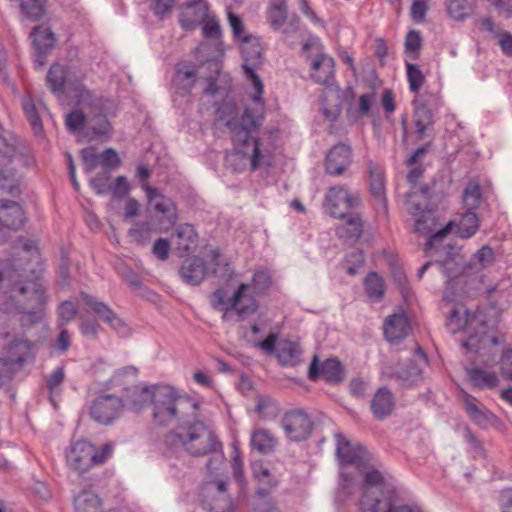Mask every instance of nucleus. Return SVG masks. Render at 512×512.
<instances>
[{"label":"nucleus","mask_w":512,"mask_h":512,"mask_svg":"<svg viewBox=\"0 0 512 512\" xmlns=\"http://www.w3.org/2000/svg\"><path fill=\"white\" fill-rule=\"evenodd\" d=\"M243 58L242 68L246 80L254 89L252 102L237 119V107L232 101H224L216 109V120L223 122L229 129L234 147L232 158L240 160V169L247 166L255 171L263 164L264 153L260 149L258 130L265 114V103L262 98L263 83L256 70L262 64L263 49L260 38L256 35L246 36L240 43Z\"/></svg>","instance_id":"1"},{"label":"nucleus","mask_w":512,"mask_h":512,"mask_svg":"<svg viewBox=\"0 0 512 512\" xmlns=\"http://www.w3.org/2000/svg\"><path fill=\"white\" fill-rule=\"evenodd\" d=\"M21 273L9 260H0V301L14 302L24 309L43 310L47 296L38 281L22 282Z\"/></svg>","instance_id":"2"},{"label":"nucleus","mask_w":512,"mask_h":512,"mask_svg":"<svg viewBox=\"0 0 512 512\" xmlns=\"http://www.w3.org/2000/svg\"><path fill=\"white\" fill-rule=\"evenodd\" d=\"M173 435L189 455L193 457L213 455L207 462L209 471L217 469L213 467L214 463L220 465L224 462L223 445L215 431L205 422L196 418L189 419L178 427Z\"/></svg>","instance_id":"3"},{"label":"nucleus","mask_w":512,"mask_h":512,"mask_svg":"<svg viewBox=\"0 0 512 512\" xmlns=\"http://www.w3.org/2000/svg\"><path fill=\"white\" fill-rule=\"evenodd\" d=\"M152 419L155 425L168 426L177 423L179 427L189 419L198 416L199 404L187 395L179 394L169 385H159L152 401Z\"/></svg>","instance_id":"4"},{"label":"nucleus","mask_w":512,"mask_h":512,"mask_svg":"<svg viewBox=\"0 0 512 512\" xmlns=\"http://www.w3.org/2000/svg\"><path fill=\"white\" fill-rule=\"evenodd\" d=\"M431 193L429 187L406 193L408 212L415 218L414 232L420 236H429L425 244V252L438 249L443 239L449 234L452 223L437 230L438 218L436 212L429 208Z\"/></svg>","instance_id":"5"},{"label":"nucleus","mask_w":512,"mask_h":512,"mask_svg":"<svg viewBox=\"0 0 512 512\" xmlns=\"http://www.w3.org/2000/svg\"><path fill=\"white\" fill-rule=\"evenodd\" d=\"M112 452L113 445L110 443L96 447L88 441L79 440L71 446L66 461L72 470L82 474L93 466L104 464Z\"/></svg>","instance_id":"6"},{"label":"nucleus","mask_w":512,"mask_h":512,"mask_svg":"<svg viewBox=\"0 0 512 512\" xmlns=\"http://www.w3.org/2000/svg\"><path fill=\"white\" fill-rule=\"evenodd\" d=\"M16 157V146L3 136V127L0 125V190L11 195L20 193L19 175L8 167Z\"/></svg>","instance_id":"7"},{"label":"nucleus","mask_w":512,"mask_h":512,"mask_svg":"<svg viewBox=\"0 0 512 512\" xmlns=\"http://www.w3.org/2000/svg\"><path fill=\"white\" fill-rule=\"evenodd\" d=\"M360 204L357 195L349 193L345 186H333L328 189L325 199V210L334 218L344 219L350 211Z\"/></svg>","instance_id":"8"},{"label":"nucleus","mask_w":512,"mask_h":512,"mask_svg":"<svg viewBox=\"0 0 512 512\" xmlns=\"http://www.w3.org/2000/svg\"><path fill=\"white\" fill-rule=\"evenodd\" d=\"M124 410V401L114 394H104L97 397L91 404V418L101 424L110 425L116 421Z\"/></svg>","instance_id":"9"},{"label":"nucleus","mask_w":512,"mask_h":512,"mask_svg":"<svg viewBox=\"0 0 512 512\" xmlns=\"http://www.w3.org/2000/svg\"><path fill=\"white\" fill-rule=\"evenodd\" d=\"M313 421L303 409L287 411L282 418V427L286 436L295 442L309 438L313 430Z\"/></svg>","instance_id":"10"},{"label":"nucleus","mask_w":512,"mask_h":512,"mask_svg":"<svg viewBox=\"0 0 512 512\" xmlns=\"http://www.w3.org/2000/svg\"><path fill=\"white\" fill-rule=\"evenodd\" d=\"M203 508L210 512H233L232 499L226 493V483L222 480L205 484L202 488Z\"/></svg>","instance_id":"11"},{"label":"nucleus","mask_w":512,"mask_h":512,"mask_svg":"<svg viewBox=\"0 0 512 512\" xmlns=\"http://www.w3.org/2000/svg\"><path fill=\"white\" fill-rule=\"evenodd\" d=\"M80 297L84 304L88 306L100 320L108 324L116 333L121 336L128 335L129 328L127 324L108 304L98 301L96 298L85 292H81Z\"/></svg>","instance_id":"12"},{"label":"nucleus","mask_w":512,"mask_h":512,"mask_svg":"<svg viewBox=\"0 0 512 512\" xmlns=\"http://www.w3.org/2000/svg\"><path fill=\"white\" fill-rule=\"evenodd\" d=\"M30 38L35 50V67L41 68L46 63V55L55 45L56 37L49 27L39 25L32 29Z\"/></svg>","instance_id":"13"},{"label":"nucleus","mask_w":512,"mask_h":512,"mask_svg":"<svg viewBox=\"0 0 512 512\" xmlns=\"http://www.w3.org/2000/svg\"><path fill=\"white\" fill-rule=\"evenodd\" d=\"M308 377L311 381H317L322 377L328 383H339L343 379V367L335 358L327 359L320 364L318 356L315 355L309 366Z\"/></svg>","instance_id":"14"},{"label":"nucleus","mask_w":512,"mask_h":512,"mask_svg":"<svg viewBox=\"0 0 512 512\" xmlns=\"http://www.w3.org/2000/svg\"><path fill=\"white\" fill-rule=\"evenodd\" d=\"M352 163V151L349 145L338 143L333 146L325 158V171L332 176L342 175Z\"/></svg>","instance_id":"15"},{"label":"nucleus","mask_w":512,"mask_h":512,"mask_svg":"<svg viewBox=\"0 0 512 512\" xmlns=\"http://www.w3.org/2000/svg\"><path fill=\"white\" fill-rule=\"evenodd\" d=\"M24 222V211L19 203L0 200V242L5 239L2 229L18 230L23 227Z\"/></svg>","instance_id":"16"},{"label":"nucleus","mask_w":512,"mask_h":512,"mask_svg":"<svg viewBox=\"0 0 512 512\" xmlns=\"http://www.w3.org/2000/svg\"><path fill=\"white\" fill-rule=\"evenodd\" d=\"M208 14L209 6L205 0L188 1L181 7L179 23L184 30H194Z\"/></svg>","instance_id":"17"},{"label":"nucleus","mask_w":512,"mask_h":512,"mask_svg":"<svg viewBox=\"0 0 512 512\" xmlns=\"http://www.w3.org/2000/svg\"><path fill=\"white\" fill-rule=\"evenodd\" d=\"M159 385L147 386L137 384L125 389V394L121 397L124 401V409L139 412L145 408L148 403H152L154 392Z\"/></svg>","instance_id":"18"},{"label":"nucleus","mask_w":512,"mask_h":512,"mask_svg":"<svg viewBox=\"0 0 512 512\" xmlns=\"http://www.w3.org/2000/svg\"><path fill=\"white\" fill-rule=\"evenodd\" d=\"M249 284L241 283L230 298V308L235 311L241 320L254 314L258 309V302L248 293Z\"/></svg>","instance_id":"19"},{"label":"nucleus","mask_w":512,"mask_h":512,"mask_svg":"<svg viewBox=\"0 0 512 512\" xmlns=\"http://www.w3.org/2000/svg\"><path fill=\"white\" fill-rule=\"evenodd\" d=\"M336 439V455L342 465L354 464L360 467L366 459V451L362 447H353L344 435L338 433Z\"/></svg>","instance_id":"20"},{"label":"nucleus","mask_w":512,"mask_h":512,"mask_svg":"<svg viewBox=\"0 0 512 512\" xmlns=\"http://www.w3.org/2000/svg\"><path fill=\"white\" fill-rule=\"evenodd\" d=\"M410 325L404 313L388 316L384 322V335L388 342L400 343L409 333Z\"/></svg>","instance_id":"21"},{"label":"nucleus","mask_w":512,"mask_h":512,"mask_svg":"<svg viewBox=\"0 0 512 512\" xmlns=\"http://www.w3.org/2000/svg\"><path fill=\"white\" fill-rule=\"evenodd\" d=\"M209 69L215 72L214 76L208 78V86L204 89L207 96H220L224 98L231 90L229 77L221 72L219 63L209 62Z\"/></svg>","instance_id":"22"},{"label":"nucleus","mask_w":512,"mask_h":512,"mask_svg":"<svg viewBox=\"0 0 512 512\" xmlns=\"http://www.w3.org/2000/svg\"><path fill=\"white\" fill-rule=\"evenodd\" d=\"M207 268L204 261L197 256L186 259L179 271L183 282L196 286L199 285L205 278Z\"/></svg>","instance_id":"23"},{"label":"nucleus","mask_w":512,"mask_h":512,"mask_svg":"<svg viewBox=\"0 0 512 512\" xmlns=\"http://www.w3.org/2000/svg\"><path fill=\"white\" fill-rule=\"evenodd\" d=\"M395 399L393 393L387 387L377 389L371 399V411L378 420H383L391 415L394 410Z\"/></svg>","instance_id":"24"},{"label":"nucleus","mask_w":512,"mask_h":512,"mask_svg":"<svg viewBox=\"0 0 512 512\" xmlns=\"http://www.w3.org/2000/svg\"><path fill=\"white\" fill-rule=\"evenodd\" d=\"M360 509L363 512H421L416 506L408 504H394L390 500L381 501L380 499L369 501L368 492L359 502Z\"/></svg>","instance_id":"25"},{"label":"nucleus","mask_w":512,"mask_h":512,"mask_svg":"<svg viewBox=\"0 0 512 512\" xmlns=\"http://www.w3.org/2000/svg\"><path fill=\"white\" fill-rule=\"evenodd\" d=\"M197 72L193 65L188 63H179L175 67L173 85L178 93H190L195 86Z\"/></svg>","instance_id":"26"},{"label":"nucleus","mask_w":512,"mask_h":512,"mask_svg":"<svg viewBox=\"0 0 512 512\" xmlns=\"http://www.w3.org/2000/svg\"><path fill=\"white\" fill-rule=\"evenodd\" d=\"M198 235L190 224H182L176 227L172 234V240L181 256L188 254L197 244Z\"/></svg>","instance_id":"27"},{"label":"nucleus","mask_w":512,"mask_h":512,"mask_svg":"<svg viewBox=\"0 0 512 512\" xmlns=\"http://www.w3.org/2000/svg\"><path fill=\"white\" fill-rule=\"evenodd\" d=\"M461 398L469 418L477 425L485 426L489 423L492 413L483 406L474 396L462 391Z\"/></svg>","instance_id":"28"},{"label":"nucleus","mask_w":512,"mask_h":512,"mask_svg":"<svg viewBox=\"0 0 512 512\" xmlns=\"http://www.w3.org/2000/svg\"><path fill=\"white\" fill-rule=\"evenodd\" d=\"M334 60L326 54H320L312 62V79L321 85H326L334 76Z\"/></svg>","instance_id":"29"},{"label":"nucleus","mask_w":512,"mask_h":512,"mask_svg":"<svg viewBox=\"0 0 512 512\" xmlns=\"http://www.w3.org/2000/svg\"><path fill=\"white\" fill-rule=\"evenodd\" d=\"M368 173L371 194L382 204L386 211L387 201L383 169L379 165L370 162L368 164Z\"/></svg>","instance_id":"30"},{"label":"nucleus","mask_w":512,"mask_h":512,"mask_svg":"<svg viewBox=\"0 0 512 512\" xmlns=\"http://www.w3.org/2000/svg\"><path fill=\"white\" fill-rule=\"evenodd\" d=\"M75 92L76 105L79 109H90L94 112H102L104 110L105 100L102 97L96 96L83 85H77Z\"/></svg>","instance_id":"31"},{"label":"nucleus","mask_w":512,"mask_h":512,"mask_svg":"<svg viewBox=\"0 0 512 512\" xmlns=\"http://www.w3.org/2000/svg\"><path fill=\"white\" fill-rule=\"evenodd\" d=\"M0 309L6 313L20 314V323L24 328H28L42 319L41 310H26L23 307L17 306L14 302L0 301Z\"/></svg>","instance_id":"32"},{"label":"nucleus","mask_w":512,"mask_h":512,"mask_svg":"<svg viewBox=\"0 0 512 512\" xmlns=\"http://www.w3.org/2000/svg\"><path fill=\"white\" fill-rule=\"evenodd\" d=\"M301 354L300 345L296 342L283 340L277 345L276 356L283 365L295 366L299 363Z\"/></svg>","instance_id":"33"},{"label":"nucleus","mask_w":512,"mask_h":512,"mask_svg":"<svg viewBox=\"0 0 512 512\" xmlns=\"http://www.w3.org/2000/svg\"><path fill=\"white\" fill-rule=\"evenodd\" d=\"M471 384L479 389H492L498 385V377L495 372L475 367L466 370Z\"/></svg>","instance_id":"34"},{"label":"nucleus","mask_w":512,"mask_h":512,"mask_svg":"<svg viewBox=\"0 0 512 512\" xmlns=\"http://www.w3.org/2000/svg\"><path fill=\"white\" fill-rule=\"evenodd\" d=\"M396 379L402 386L411 387L422 379V369L414 362L399 364L394 372Z\"/></svg>","instance_id":"35"},{"label":"nucleus","mask_w":512,"mask_h":512,"mask_svg":"<svg viewBox=\"0 0 512 512\" xmlns=\"http://www.w3.org/2000/svg\"><path fill=\"white\" fill-rule=\"evenodd\" d=\"M288 18L286 0H270L267 8V21L274 30H280Z\"/></svg>","instance_id":"36"},{"label":"nucleus","mask_w":512,"mask_h":512,"mask_svg":"<svg viewBox=\"0 0 512 512\" xmlns=\"http://www.w3.org/2000/svg\"><path fill=\"white\" fill-rule=\"evenodd\" d=\"M68 79V70L60 64H53L46 77L50 90L58 96L64 94Z\"/></svg>","instance_id":"37"},{"label":"nucleus","mask_w":512,"mask_h":512,"mask_svg":"<svg viewBox=\"0 0 512 512\" xmlns=\"http://www.w3.org/2000/svg\"><path fill=\"white\" fill-rule=\"evenodd\" d=\"M251 447L260 453H269L274 450L277 439L267 429H256L251 434Z\"/></svg>","instance_id":"38"},{"label":"nucleus","mask_w":512,"mask_h":512,"mask_svg":"<svg viewBox=\"0 0 512 512\" xmlns=\"http://www.w3.org/2000/svg\"><path fill=\"white\" fill-rule=\"evenodd\" d=\"M495 260L494 251L491 247L484 245L474 253L472 259L466 264L465 270H475L476 272L488 268Z\"/></svg>","instance_id":"39"},{"label":"nucleus","mask_w":512,"mask_h":512,"mask_svg":"<svg viewBox=\"0 0 512 512\" xmlns=\"http://www.w3.org/2000/svg\"><path fill=\"white\" fill-rule=\"evenodd\" d=\"M112 133V126L105 115L100 112L96 114L89 123L87 135L90 136V140L109 138Z\"/></svg>","instance_id":"40"},{"label":"nucleus","mask_w":512,"mask_h":512,"mask_svg":"<svg viewBox=\"0 0 512 512\" xmlns=\"http://www.w3.org/2000/svg\"><path fill=\"white\" fill-rule=\"evenodd\" d=\"M363 233V223L359 215L349 214L345 224L338 229V235L349 241H357Z\"/></svg>","instance_id":"41"},{"label":"nucleus","mask_w":512,"mask_h":512,"mask_svg":"<svg viewBox=\"0 0 512 512\" xmlns=\"http://www.w3.org/2000/svg\"><path fill=\"white\" fill-rule=\"evenodd\" d=\"M23 17L33 22L41 20L46 12L47 0H18Z\"/></svg>","instance_id":"42"},{"label":"nucleus","mask_w":512,"mask_h":512,"mask_svg":"<svg viewBox=\"0 0 512 512\" xmlns=\"http://www.w3.org/2000/svg\"><path fill=\"white\" fill-rule=\"evenodd\" d=\"M75 512H100V498L91 491H83L74 499Z\"/></svg>","instance_id":"43"},{"label":"nucleus","mask_w":512,"mask_h":512,"mask_svg":"<svg viewBox=\"0 0 512 512\" xmlns=\"http://www.w3.org/2000/svg\"><path fill=\"white\" fill-rule=\"evenodd\" d=\"M364 288L368 297L380 301L385 293V283L376 272H370L364 279Z\"/></svg>","instance_id":"44"},{"label":"nucleus","mask_w":512,"mask_h":512,"mask_svg":"<svg viewBox=\"0 0 512 512\" xmlns=\"http://www.w3.org/2000/svg\"><path fill=\"white\" fill-rule=\"evenodd\" d=\"M479 229L478 216L474 211L467 210L457 225V233L461 238H470Z\"/></svg>","instance_id":"45"},{"label":"nucleus","mask_w":512,"mask_h":512,"mask_svg":"<svg viewBox=\"0 0 512 512\" xmlns=\"http://www.w3.org/2000/svg\"><path fill=\"white\" fill-rule=\"evenodd\" d=\"M154 210L161 214L169 225H174L178 220L177 207L174 201L166 196L153 203Z\"/></svg>","instance_id":"46"},{"label":"nucleus","mask_w":512,"mask_h":512,"mask_svg":"<svg viewBox=\"0 0 512 512\" xmlns=\"http://www.w3.org/2000/svg\"><path fill=\"white\" fill-rule=\"evenodd\" d=\"M252 470L254 477L259 483V488H266L270 492L278 485V478L262 463L254 464Z\"/></svg>","instance_id":"47"},{"label":"nucleus","mask_w":512,"mask_h":512,"mask_svg":"<svg viewBox=\"0 0 512 512\" xmlns=\"http://www.w3.org/2000/svg\"><path fill=\"white\" fill-rule=\"evenodd\" d=\"M406 75L410 91L415 95L419 94L425 83V76L419 66L406 62Z\"/></svg>","instance_id":"48"},{"label":"nucleus","mask_w":512,"mask_h":512,"mask_svg":"<svg viewBox=\"0 0 512 512\" xmlns=\"http://www.w3.org/2000/svg\"><path fill=\"white\" fill-rule=\"evenodd\" d=\"M23 110L26 118L32 126V129L36 135H40L43 131L42 121L37 112L36 106L30 97L23 100Z\"/></svg>","instance_id":"49"},{"label":"nucleus","mask_w":512,"mask_h":512,"mask_svg":"<svg viewBox=\"0 0 512 512\" xmlns=\"http://www.w3.org/2000/svg\"><path fill=\"white\" fill-rule=\"evenodd\" d=\"M432 114L425 106L419 107L415 111V127L418 139H422L425 131L432 125Z\"/></svg>","instance_id":"50"},{"label":"nucleus","mask_w":512,"mask_h":512,"mask_svg":"<svg viewBox=\"0 0 512 512\" xmlns=\"http://www.w3.org/2000/svg\"><path fill=\"white\" fill-rule=\"evenodd\" d=\"M481 202V188L476 183H470L463 194V203L467 210L474 211Z\"/></svg>","instance_id":"51"},{"label":"nucleus","mask_w":512,"mask_h":512,"mask_svg":"<svg viewBox=\"0 0 512 512\" xmlns=\"http://www.w3.org/2000/svg\"><path fill=\"white\" fill-rule=\"evenodd\" d=\"M200 25L202 26V34L205 38L212 40H218L221 38V26L214 15L209 13Z\"/></svg>","instance_id":"52"},{"label":"nucleus","mask_w":512,"mask_h":512,"mask_svg":"<svg viewBox=\"0 0 512 512\" xmlns=\"http://www.w3.org/2000/svg\"><path fill=\"white\" fill-rule=\"evenodd\" d=\"M269 490L266 488H258L256 495L257 500L254 504V512H279L276 503L267 498Z\"/></svg>","instance_id":"53"},{"label":"nucleus","mask_w":512,"mask_h":512,"mask_svg":"<svg viewBox=\"0 0 512 512\" xmlns=\"http://www.w3.org/2000/svg\"><path fill=\"white\" fill-rule=\"evenodd\" d=\"M129 237L139 245H145L150 241L151 228L146 222L136 223L128 232Z\"/></svg>","instance_id":"54"},{"label":"nucleus","mask_w":512,"mask_h":512,"mask_svg":"<svg viewBox=\"0 0 512 512\" xmlns=\"http://www.w3.org/2000/svg\"><path fill=\"white\" fill-rule=\"evenodd\" d=\"M272 284L271 276L267 271L260 270L254 273L249 288L257 295L265 293Z\"/></svg>","instance_id":"55"},{"label":"nucleus","mask_w":512,"mask_h":512,"mask_svg":"<svg viewBox=\"0 0 512 512\" xmlns=\"http://www.w3.org/2000/svg\"><path fill=\"white\" fill-rule=\"evenodd\" d=\"M364 483H365V489L363 491V494L365 492H368V499L369 501L378 499L377 497L372 496V488L378 487L383 483V476L382 474L375 469H371L369 471L365 472L364 475ZM364 497V495H362ZM363 498H361L362 500Z\"/></svg>","instance_id":"56"},{"label":"nucleus","mask_w":512,"mask_h":512,"mask_svg":"<svg viewBox=\"0 0 512 512\" xmlns=\"http://www.w3.org/2000/svg\"><path fill=\"white\" fill-rule=\"evenodd\" d=\"M65 123L70 132H79L86 123V115L83 110L76 108L66 115Z\"/></svg>","instance_id":"57"},{"label":"nucleus","mask_w":512,"mask_h":512,"mask_svg":"<svg viewBox=\"0 0 512 512\" xmlns=\"http://www.w3.org/2000/svg\"><path fill=\"white\" fill-rule=\"evenodd\" d=\"M469 5L467 0H449L447 12L455 20H463L468 15Z\"/></svg>","instance_id":"58"},{"label":"nucleus","mask_w":512,"mask_h":512,"mask_svg":"<svg viewBox=\"0 0 512 512\" xmlns=\"http://www.w3.org/2000/svg\"><path fill=\"white\" fill-rule=\"evenodd\" d=\"M228 22L232 29L233 36L238 43H240L246 36L252 35L246 31L242 19L231 11L228 12Z\"/></svg>","instance_id":"59"},{"label":"nucleus","mask_w":512,"mask_h":512,"mask_svg":"<svg viewBox=\"0 0 512 512\" xmlns=\"http://www.w3.org/2000/svg\"><path fill=\"white\" fill-rule=\"evenodd\" d=\"M65 379V368L64 366L57 367L46 380V387L51 395L60 392V386Z\"/></svg>","instance_id":"60"},{"label":"nucleus","mask_w":512,"mask_h":512,"mask_svg":"<svg viewBox=\"0 0 512 512\" xmlns=\"http://www.w3.org/2000/svg\"><path fill=\"white\" fill-rule=\"evenodd\" d=\"M110 172L104 171L90 180V186L97 195H106L109 193Z\"/></svg>","instance_id":"61"},{"label":"nucleus","mask_w":512,"mask_h":512,"mask_svg":"<svg viewBox=\"0 0 512 512\" xmlns=\"http://www.w3.org/2000/svg\"><path fill=\"white\" fill-rule=\"evenodd\" d=\"M421 47L420 33L416 30H411L405 39V51L410 54L412 59H417Z\"/></svg>","instance_id":"62"},{"label":"nucleus","mask_w":512,"mask_h":512,"mask_svg":"<svg viewBox=\"0 0 512 512\" xmlns=\"http://www.w3.org/2000/svg\"><path fill=\"white\" fill-rule=\"evenodd\" d=\"M99 157L100 164L105 168V171L110 172L117 168L121 163L117 152L113 148L105 149L101 154H99Z\"/></svg>","instance_id":"63"},{"label":"nucleus","mask_w":512,"mask_h":512,"mask_svg":"<svg viewBox=\"0 0 512 512\" xmlns=\"http://www.w3.org/2000/svg\"><path fill=\"white\" fill-rule=\"evenodd\" d=\"M130 184L125 176H118L113 184H110L109 192L114 199H122L128 195Z\"/></svg>","instance_id":"64"}]
</instances>
